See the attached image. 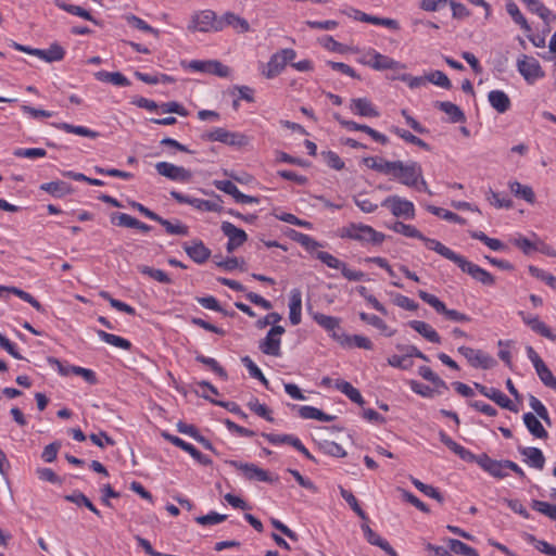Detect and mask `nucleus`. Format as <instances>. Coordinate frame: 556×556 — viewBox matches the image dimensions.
<instances>
[{"label": "nucleus", "instance_id": "1", "mask_svg": "<svg viewBox=\"0 0 556 556\" xmlns=\"http://www.w3.org/2000/svg\"><path fill=\"white\" fill-rule=\"evenodd\" d=\"M430 244H433V248L435 249V252L438 254L455 263L463 273L468 274L476 281L482 283L483 286H493L495 283V278L493 277V275H491L489 271L481 268L480 266L469 262L464 256L455 253L450 248L445 247L442 243L430 242Z\"/></svg>", "mask_w": 556, "mask_h": 556}, {"label": "nucleus", "instance_id": "2", "mask_svg": "<svg viewBox=\"0 0 556 556\" xmlns=\"http://www.w3.org/2000/svg\"><path fill=\"white\" fill-rule=\"evenodd\" d=\"M339 236L361 242L362 244L380 245L386 236L382 232L375 230L371 226L361 223H351L350 225L340 229Z\"/></svg>", "mask_w": 556, "mask_h": 556}, {"label": "nucleus", "instance_id": "3", "mask_svg": "<svg viewBox=\"0 0 556 556\" xmlns=\"http://www.w3.org/2000/svg\"><path fill=\"white\" fill-rule=\"evenodd\" d=\"M421 172L422 168L418 162L409 161L404 163L402 161H393L389 176L404 186L416 187L419 178H421Z\"/></svg>", "mask_w": 556, "mask_h": 556}, {"label": "nucleus", "instance_id": "4", "mask_svg": "<svg viewBox=\"0 0 556 556\" xmlns=\"http://www.w3.org/2000/svg\"><path fill=\"white\" fill-rule=\"evenodd\" d=\"M296 56L293 49L286 48L274 53L266 64H261V73L267 79L277 77L286 67L289 62H292Z\"/></svg>", "mask_w": 556, "mask_h": 556}, {"label": "nucleus", "instance_id": "5", "mask_svg": "<svg viewBox=\"0 0 556 556\" xmlns=\"http://www.w3.org/2000/svg\"><path fill=\"white\" fill-rule=\"evenodd\" d=\"M11 46L17 51L37 56L48 63L61 61V60H63V58L65 55L64 49L58 43L51 45L46 50L24 46V45L15 42V41H13Z\"/></svg>", "mask_w": 556, "mask_h": 556}, {"label": "nucleus", "instance_id": "6", "mask_svg": "<svg viewBox=\"0 0 556 556\" xmlns=\"http://www.w3.org/2000/svg\"><path fill=\"white\" fill-rule=\"evenodd\" d=\"M517 70L525 80L531 85L545 75L540 62L535 58L526 54L518 58Z\"/></svg>", "mask_w": 556, "mask_h": 556}, {"label": "nucleus", "instance_id": "7", "mask_svg": "<svg viewBox=\"0 0 556 556\" xmlns=\"http://www.w3.org/2000/svg\"><path fill=\"white\" fill-rule=\"evenodd\" d=\"M189 29L202 33L222 31V25L219 23V17L216 16L214 11L204 10L192 16Z\"/></svg>", "mask_w": 556, "mask_h": 556}, {"label": "nucleus", "instance_id": "8", "mask_svg": "<svg viewBox=\"0 0 556 556\" xmlns=\"http://www.w3.org/2000/svg\"><path fill=\"white\" fill-rule=\"evenodd\" d=\"M202 138L208 141H218L231 147H243L248 143L245 135L232 132L222 127L205 132Z\"/></svg>", "mask_w": 556, "mask_h": 556}, {"label": "nucleus", "instance_id": "9", "mask_svg": "<svg viewBox=\"0 0 556 556\" xmlns=\"http://www.w3.org/2000/svg\"><path fill=\"white\" fill-rule=\"evenodd\" d=\"M381 205L390 210L393 216L413 219L415 217L414 203L399 195L386 198Z\"/></svg>", "mask_w": 556, "mask_h": 556}, {"label": "nucleus", "instance_id": "10", "mask_svg": "<svg viewBox=\"0 0 556 556\" xmlns=\"http://www.w3.org/2000/svg\"><path fill=\"white\" fill-rule=\"evenodd\" d=\"M155 169L159 175L164 176L173 181L189 182L192 178V173L189 169L168 162L156 163Z\"/></svg>", "mask_w": 556, "mask_h": 556}, {"label": "nucleus", "instance_id": "11", "mask_svg": "<svg viewBox=\"0 0 556 556\" xmlns=\"http://www.w3.org/2000/svg\"><path fill=\"white\" fill-rule=\"evenodd\" d=\"M457 351L475 368L489 369L495 364L494 358L481 350H475L472 348L463 345L459 346Z\"/></svg>", "mask_w": 556, "mask_h": 556}, {"label": "nucleus", "instance_id": "12", "mask_svg": "<svg viewBox=\"0 0 556 556\" xmlns=\"http://www.w3.org/2000/svg\"><path fill=\"white\" fill-rule=\"evenodd\" d=\"M285 333V328L282 326H273V328L267 332L265 339L260 343V350L266 354L271 356H280V336Z\"/></svg>", "mask_w": 556, "mask_h": 556}, {"label": "nucleus", "instance_id": "13", "mask_svg": "<svg viewBox=\"0 0 556 556\" xmlns=\"http://www.w3.org/2000/svg\"><path fill=\"white\" fill-rule=\"evenodd\" d=\"M189 68L195 72L213 74L218 77H228L231 72V70L227 65L223 64L220 61L217 60H193L189 63Z\"/></svg>", "mask_w": 556, "mask_h": 556}, {"label": "nucleus", "instance_id": "14", "mask_svg": "<svg viewBox=\"0 0 556 556\" xmlns=\"http://www.w3.org/2000/svg\"><path fill=\"white\" fill-rule=\"evenodd\" d=\"M228 463L232 467L241 470L248 480H256V481H262V482H274V481L278 480V478H275V479L271 478V476L268 473V471L257 467L254 464L240 463L237 460H230Z\"/></svg>", "mask_w": 556, "mask_h": 556}, {"label": "nucleus", "instance_id": "15", "mask_svg": "<svg viewBox=\"0 0 556 556\" xmlns=\"http://www.w3.org/2000/svg\"><path fill=\"white\" fill-rule=\"evenodd\" d=\"M220 229L223 233L228 238L227 251L229 253L233 252L248 240L245 231L236 227L229 222H223Z\"/></svg>", "mask_w": 556, "mask_h": 556}, {"label": "nucleus", "instance_id": "16", "mask_svg": "<svg viewBox=\"0 0 556 556\" xmlns=\"http://www.w3.org/2000/svg\"><path fill=\"white\" fill-rule=\"evenodd\" d=\"M388 227L396 233H401L408 238H416V239L421 240L429 250H432L434 252H435V249L433 248V244H430V242L441 243L440 241H438L435 239L425 237L415 226L407 225L402 222H394L392 225H390Z\"/></svg>", "mask_w": 556, "mask_h": 556}, {"label": "nucleus", "instance_id": "17", "mask_svg": "<svg viewBox=\"0 0 556 556\" xmlns=\"http://www.w3.org/2000/svg\"><path fill=\"white\" fill-rule=\"evenodd\" d=\"M162 437L174 444L177 447H180L185 452L189 453L198 463L202 465H211L212 460L203 455L200 451H198L192 444L185 442L179 437L173 435L168 432H163Z\"/></svg>", "mask_w": 556, "mask_h": 556}, {"label": "nucleus", "instance_id": "18", "mask_svg": "<svg viewBox=\"0 0 556 556\" xmlns=\"http://www.w3.org/2000/svg\"><path fill=\"white\" fill-rule=\"evenodd\" d=\"M331 338L336 340L343 348L356 346L359 349L371 350L374 348L372 342L367 337L361 334L349 336L344 332L332 333Z\"/></svg>", "mask_w": 556, "mask_h": 556}, {"label": "nucleus", "instance_id": "19", "mask_svg": "<svg viewBox=\"0 0 556 556\" xmlns=\"http://www.w3.org/2000/svg\"><path fill=\"white\" fill-rule=\"evenodd\" d=\"M475 388L484 396L494 401L502 408H506L511 412H516L517 409L513 405V402L498 389L488 388L483 384L475 382Z\"/></svg>", "mask_w": 556, "mask_h": 556}, {"label": "nucleus", "instance_id": "20", "mask_svg": "<svg viewBox=\"0 0 556 556\" xmlns=\"http://www.w3.org/2000/svg\"><path fill=\"white\" fill-rule=\"evenodd\" d=\"M184 250L198 264L205 263L211 256V250L201 240H192L190 243H185Z\"/></svg>", "mask_w": 556, "mask_h": 556}, {"label": "nucleus", "instance_id": "21", "mask_svg": "<svg viewBox=\"0 0 556 556\" xmlns=\"http://www.w3.org/2000/svg\"><path fill=\"white\" fill-rule=\"evenodd\" d=\"M219 23L222 25V30L226 27L233 28L239 34H244L250 31V24L249 22L237 15L233 12H226L219 17Z\"/></svg>", "mask_w": 556, "mask_h": 556}, {"label": "nucleus", "instance_id": "22", "mask_svg": "<svg viewBox=\"0 0 556 556\" xmlns=\"http://www.w3.org/2000/svg\"><path fill=\"white\" fill-rule=\"evenodd\" d=\"M314 321L326 331L332 333H342L341 331V319L339 317L325 315L318 312L308 311Z\"/></svg>", "mask_w": 556, "mask_h": 556}, {"label": "nucleus", "instance_id": "23", "mask_svg": "<svg viewBox=\"0 0 556 556\" xmlns=\"http://www.w3.org/2000/svg\"><path fill=\"white\" fill-rule=\"evenodd\" d=\"M350 110L355 114L364 117H378L379 111L367 98H355L351 100Z\"/></svg>", "mask_w": 556, "mask_h": 556}, {"label": "nucleus", "instance_id": "24", "mask_svg": "<svg viewBox=\"0 0 556 556\" xmlns=\"http://www.w3.org/2000/svg\"><path fill=\"white\" fill-rule=\"evenodd\" d=\"M361 528L363 530L365 539L367 540V542L369 544L380 547L382 551H384L390 556H399L397 553L394 551V548L388 543V541L380 538V535L377 534L368 526L367 522H364Z\"/></svg>", "mask_w": 556, "mask_h": 556}, {"label": "nucleus", "instance_id": "25", "mask_svg": "<svg viewBox=\"0 0 556 556\" xmlns=\"http://www.w3.org/2000/svg\"><path fill=\"white\" fill-rule=\"evenodd\" d=\"M370 55H372L374 61L371 63V67L376 71H384V70H405L406 65L395 61L394 59L383 55L376 50H370Z\"/></svg>", "mask_w": 556, "mask_h": 556}, {"label": "nucleus", "instance_id": "26", "mask_svg": "<svg viewBox=\"0 0 556 556\" xmlns=\"http://www.w3.org/2000/svg\"><path fill=\"white\" fill-rule=\"evenodd\" d=\"M519 453L523 456V462L532 468L542 470L545 465V457L538 447H519Z\"/></svg>", "mask_w": 556, "mask_h": 556}, {"label": "nucleus", "instance_id": "27", "mask_svg": "<svg viewBox=\"0 0 556 556\" xmlns=\"http://www.w3.org/2000/svg\"><path fill=\"white\" fill-rule=\"evenodd\" d=\"M301 312H302V293L299 289H292L290 292V302H289V319L293 326H296L301 323Z\"/></svg>", "mask_w": 556, "mask_h": 556}, {"label": "nucleus", "instance_id": "28", "mask_svg": "<svg viewBox=\"0 0 556 556\" xmlns=\"http://www.w3.org/2000/svg\"><path fill=\"white\" fill-rule=\"evenodd\" d=\"M490 105L500 114L507 112L511 106L509 97L502 90H492L488 94Z\"/></svg>", "mask_w": 556, "mask_h": 556}, {"label": "nucleus", "instance_id": "29", "mask_svg": "<svg viewBox=\"0 0 556 556\" xmlns=\"http://www.w3.org/2000/svg\"><path fill=\"white\" fill-rule=\"evenodd\" d=\"M408 326L431 343H441V337L435 329L426 321L410 320Z\"/></svg>", "mask_w": 556, "mask_h": 556}, {"label": "nucleus", "instance_id": "30", "mask_svg": "<svg viewBox=\"0 0 556 556\" xmlns=\"http://www.w3.org/2000/svg\"><path fill=\"white\" fill-rule=\"evenodd\" d=\"M356 13H357L356 18L362 22L374 24V25L384 26V27H388L393 30L400 29V24L396 20L389 18V17H378L375 15H369V14L363 13L361 11H357Z\"/></svg>", "mask_w": 556, "mask_h": 556}, {"label": "nucleus", "instance_id": "31", "mask_svg": "<svg viewBox=\"0 0 556 556\" xmlns=\"http://www.w3.org/2000/svg\"><path fill=\"white\" fill-rule=\"evenodd\" d=\"M523 422L529 430V432L538 438V439H547L548 433L544 429L541 421L532 414V413H526L523 415Z\"/></svg>", "mask_w": 556, "mask_h": 556}, {"label": "nucleus", "instance_id": "32", "mask_svg": "<svg viewBox=\"0 0 556 556\" xmlns=\"http://www.w3.org/2000/svg\"><path fill=\"white\" fill-rule=\"evenodd\" d=\"M94 76L100 81L110 83L115 86L125 87L130 85L129 79L119 72L99 71Z\"/></svg>", "mask_w": 556, "mask_h": 556}, {"label": "nucleus", "instance_id": "33", "mask_svg": "<svg viewBox=\"0 0 556 556\" xmlns=\"http://www.w3.org/2000/svg\"><path fill=\"white\" fill-rule=\"evenodd\" d=\"M364 164L370 168V169H374L380 174H383V175H387L389 176L391 169H392V166H393V161H387L382 157H378V156H368V157H365L363 160Z\"/></svg>", "mask_w": 556, "mask_h": 556}, {"label": "nucleus", "instance_id": "34", "mask_svg": "<svg viewBox=\"0 0 556 556\" xmlns=\"http://www.w3.org/2000/svg\"><path fill=\"white\" fill-rule=\"evenodd\" d=\"M53 126L68 134H75L83 137L96 139L99 137V132L93 131L85 126H75L68 123H55Z\"/></svg>", "mask_w": 556, "mask_h": 556}, {"label": "nucleus", "instance_id": "35", "mask_svg": "<svg viewBox=\"0 0 556 556\" xmlns=\"http://www.w3.org/2000/svg\"><path fill=\"white\" fill-rule=\"evenodd\" d=\"M437 108L450 116L452 123H458L465 121L464 112L454 103L448 101H442L437 103Z\"/></svg>", "mask_w": 556, "mask_h": 556}, {"label": "nucleus", "instance_id": "36", "mask_svg": "<svg viewBox=\"0 0 556 556\" xmlns=\"http://www.w3.org/2000/svg\"><path fill=\"white\" fill-rule=\"evenodd\" d=\"M509 189L515 197L523 199L531 204L535 202V194L531 187L521 185L518 181H510Z\"/></svg>", "mask_w": 556, "mask_h": 556}, {"label": "nucleus", "instance_id": "37", "mask_svg": "<svg viewBox=\"0 0 556 556\" xmlns=\"http://www.w3.org/2000/svg\"><path fill=\"white\" fill-rule=\"evenodd\" d=\"M54 3L58 8H60L61 10H63L70 14L77 15V16L83 17L87 21H90L94 24H98V21L96 18H93V16L87 10H85L84 8H81L79 5L70 4V3H66V2H63L60 0H55Z\"/></svg>", "mask_w": 556, "mask_h": 556}, {"label": "nucleus", "instance_id": "38", "mask_svg": "<svg viewBox=\"0 0 556 556\" xmlns=\"http://www.w3.org/2000/svg\"><path fill=\"white\" fill-rule=\"evenodd\" d=\"M40 189L58 198L71 192V186L61 180L42 184Z\"/></svg>", "mask_w": 556, "mask_h": 556}, {"label": "nucleus", "instance_id": "39", "mask_svg": "<svg viewBox=\"0 0 556 556\" xmlns=\"http://www.w3.org/2000/svg\"><path fill=\"white\" fill-rule=\"evenodd\" d=\"M97 334L102 341H104L105 343H108L110 345H113V346H116V348L123 349V350H130V348H131L130 341H128L127 339H124L122 337H118L116 334H112V333L105 332L103 330H98Z\"/></svg>", "mask_w": 556, "mask_h": 556}, {"label": "nucleus", "instance_id": "40", "mask_svg": "<svg viewBox=\"0 0 556 556\" xmlns=\"http://www.w3.org/2000/svg\"><path fill=\"white\" fill-rule=\"evenodd\" d=\"M154 220L161 224L169 235L187 236L189 232L188 227L181 224L179 220L174 224L170 220L161 217L160 215H157V218Z\"/></svg>", "mask_w": 556, "mask_h": 556}, {"label": "nucleus", "instance_id": "41", "mask_svg": "<svg viewBox=\"0 0 556 556\" xmlns=\"http://www.w3.org/2000/svg\"><path fill=\"white\" fill-rule=\"evenodd\" d=\"M359 318L368 325H371L372 327L382 331L387 337H392L395 333V330H390L388 325L376 315L362 312L359 313Z\"/></svg>", "mask_w": 556, "mask_h": 556}, {"label": "nucleus", "instance_id": "42", "mask_svg": "<svg viewBox=\"0 0 556 556\" xmlns=\"http://www.w3.org/2000/svg\"><path fill=\"white\" fill-rule=\"evenodd\" d=\"M506 11L511 16L513 21L516 24H518L523 30L529 31L531 29L527 20L520 12L518 5L513 0H508L506 2Z\"/></svg>", "mask_w": 556, "mask_h": 556}, {"label": "nucleus", "instance_id": "43", "mask_svg": "<svg viewBox=\"0 0 556 556\" xmlns=\"http://www.w3.org/2000/svg\"><path fill=\"white\" fill-rule=\"evenodd\" d=\"M391 131L394 132L395 135H397L400 138H402L403 140H405L408 143L415 144V146H417L421 149H425L427 151L430 150V146L427 142H425L422 139L418 138L417 136L413 135L408 130L393 126L391 128Z\"/></svg>", "mask_w": 556, "mask_h": 556}, {"label": "nucleus", "instance_id": "44", "mask_svg": "<svg viewBox=\"0 0 556 556\" xmlns=\"http://www.w3.org/2000/svg\"><path fill=\"white\" fill-rule=\"evenodd\" d=\"M336 387L343 394H345L352 402H354L358 405L364 404V400H363L361 392L356 388H354L350 382L338 381Z\"/></svg>", "mask_w": 556, "mask_h": 556}, {"label": "nucleus", "instance_id": "45", "mask_svg": "<svg viewBox=\"0 0 556 556\" xmlns=\"http://www.w3.org/2000/svg\"><path fill=\"white\" fill-rule=\"evenodd\" d=\"M528 10L538 14L546 24L549 23L552 16L551 11L540 0H522Z\"/></svg>", "mask_w": 556, "mask_h": 556}, {"label": "nucleus", "instance_id": "46", "mask_svg": "<svg viewBox=\"0 0 556 556\" xmlns=\"http://www.w3.org/2000/svg\"><path fill=\"white\" fill-rule=\"evenodd\" d=\"M428 211L430 213H432L433 215L441 217L445 220L452 222V223L462 224V225H464L466 223V219L463 218L462 216L457 215L454 212L444 210L442 207L429 205Z\"/></svg>", "mask_w": 556, "mask_h": 556}, {"label": "nucleus", "instance_id": "47", "mask_svg": "<svg viewBox=\"0 0 556 556\" xmlns=\"http://www.w3.org/2000/svg\"><path fill=\"white\" fill-rule=\"evenodd\" d=\"M448 547L451 552L457 554V555H465V556H479L477 551L472 548L471 546L465 544L464 542L456 540V539H450L447 541Z\"/></svg>", "mask_w": 556, "mask_h": 556}, {"label": "nucleus", "instance_id": "48", "mask_svg": "<svg viewBox=\"0 0 556 556\" xmlns=\"http://www.w3.org/2000/svg\"><path fill=\"white\" fill-rule=\"evenodd\" d=\"M291 238L294 241H296L298 243H300L303 248H305L309 252L315 251L316 249L321 247V243H319L318 241H316L314 238L309 237L308 235H305L302 232H298V231L293 230Z\"/></svg>", "mask_w": 556, "mask_h": 556}, {"label": "nucleus", "instance_id": "49", "mask_svg": "<svg viewBox=\"0 0 556 556\" xmlns=\"http://www.w3.org/2000/svg\"><path fill=\"white\" fill-rule=\"evenodd\" d=\"M138 269L141 274L147 275L161 283L172 282V279L167 276V274L161 269H155L147 265H140L138 266Z\"/></svg>", "mask_w": 556, "mask_h": 556}, {"label": "nucleus", "instance_id": "50", "mask_svg": "<svg viewBox=\"0 0 556 556\" xmlns=\"http://www.w3.org/2000/svg\"><path fill=\"white\" fill-rule=\"evenodd\" d=\"M340 494L341 496L346 501V503L351 506V508L364 520L367 521L368 517L366 513L362 509V507L358 505V502L356 497L353 495L352 492L345 490L344 488L340 486Z\"/></svg>", "mask_w": 556, "mask_h": 556}, {"label": "nucleus", "instance_id": "51", "mask_svg": "<svg viewBox=\"0 0 556 556\" xmlns=\"http://www.w3.org/2000/svg\"><path fill=\"white\" fill-rule=\"evenodd\" d=\"M528 270L531 276L544 281L552 289L556 290V277L539 267L530 265Z\"/></svg>", "mask_w": 556, "mask_h": 556}, {"label": "nucleus", "instance_id": "52", "mask_svg": "<svg viewBox=\"0 0 556 556\" xmlns=\"http://www.w3.org/2000/svg\"><path fill=\"white\" fill-rule=\"evenodd\" d=\"M319 448L327 455L334 457H344L346 452L344 448L338 443L329 440H324L319 442Z\"/></svg>", "mask_w": 556, "mask_h": 556}, {"label": "nucleus", "instance_id": "53", "mask_svg": "<svg viewBox=\"0 0 556 556\" xmlns=\"http://www.w3.org/2000/svg\"><path fill=\"white\" fill-rule=\"evenodd\" d=\"M412 483L425 495L437 500L439 503L443 502L442 494L438 491V489L433 488L432 485L426 484L416 478H412Z\"/></svg>", "mask_w": 556, "mask_h": 556}, {"label": "nucleus", "instance_id": "54", "mask_svg": "<svg viewBox=\"0 0 556 556\" xmlns=\"http://www.w3.org/2000/svg\"><path fill=\"white\" fill-rule=\"evenodd\" d=\"M535 371L540 380L544 383V386L556 391V378L548 369V367L545 365V363L535 368Z\"/></svg>", "mask_w": 556, "mask_h": 556}, {"label": "nucleus", "instance_id": "55", "mask_svg": "<svg viewBox=\"0 0 556 556\" xmlns=\"http://www.w3.org/2000/svg\"><path fill=\"white\" fill-rule=\"evenodd\" d=\"M65 500L67 502H71V503H75L77 505H84L86 506L89 510H91L93 514H96L98 517H101V514L100 511L98 510V508L90 502V500L84 495L83 493H77V494H71V495H66L65 496Z\"/></svg>", "mask_w": 556, "mask_h": 556}, {"label": "nucleus", "instance_id": "56", "mask_svg": "<svg viewBox=\"0 0 556 556\" xmlns=\"http://www.w3.org/2000/svg\"><path fill=\"white\" fill-rule=\"evenodd\" d=\"M111 222L121 227L135 228L138 225V219L126 213H113Z\"/></svg>", "mask_w": 556, "mask_h": 556}, {"label": "nucleus", "instance_id": "57", "mask_svg": "<svg viewBox=\"0 0 556 556\" xmlns=\"http://www.w3.org/2000/svg\"><path fill=\"white\" fill-rule=\"evenodd\" d=\"M427 81L432 83L444 89H451L452 84L450 78L441 71H433L427 76Z\"/></svg>", "mask_w": 556, "mask_h": 556}, {"label": "nucleus", "instance_id": "58", "mask_svg": "<svg viewBox=\"0 0 556 556\" xmlns=\"http://www.w3.org/2000/svg\"><path fill=\"white\" fill-rule=\"evenodd\" d=\"M419 298L435 309L437 313L441 314L444 312L445 304L435 295L428 293L424 290L418 291Z\"/></svg>", "mask_w": 556, "mask_h": 556}, {"label": "nucleus", "instance_id": "59", "mask_svg": "<svg viewBox=\"0 0 556 556\" xmlns=\"http://www.w3.org/2000/svg\"><path fill=\"white\" fill-rule=\"evenodd\" d=\"M419 298L435 309L437 313L441 314L444 312L445 304L435 295L428 293L424 290L418 291Z\"/></svg>", "mask_w": 556, "mask_h": 556}, {"label": "nucleus", "instance_id": "60", "mask_svg": "<svg viewBox=\"0 0 556 556\" xmlns=\"http://www.w3.org/2000/svg\"><path fill=\"white\" fill-rule=\"evenodd\" d=\"M531 506L534 510L549 517L553 520H556V506H554L547 502L538 501V500L532 501Z\"/></svg>", "mask_w": 556, "mask_h": 556}, {"label": "nucleus", "instance_id": "61", "mask_svg": "<svg viewBox=\"0 0 556 556\" xmlns=\"http://www.w3.org/2000/svg\"><path fill=\"white\" fill-rule=\"evenodd\" d=\"M316 257L323 262L324 264H326L328 267L330 268H334V269H342L343 266H344V262L340 261L339 258H337L336 256H333L332 254L328 253V252H325V251H319L316 253Z\"/></svg>", "mask_w": 556, "mask_h": 556}, {"label": "nucleus", "instance_id": "62", "mask_svg": "<svg viewBox=\"0 0 556 556\" xmlns=\"http://www.w3.org/2000/svg\"><path fill=\"white\" fill-rule=\"evenodd\" d=\"M248 407L257 416L265 418L267 421H274L268 407L264 404H261L257 399H252L249 401Z\"/></svg>", "mask_w": 556, "mask_h": 556}, {"label": "nucleus", "instance_id": "63", "mask_svg": "<svg viewBox=\"0 0 556 556\" xmlns=\"http://www.w3.org/2000/svg\"><path fill=\"white\" fill-rule=\"evenodd\" d=\"M534 332L538 334L555 342L556 341V334L552 331V329L540 318L538 317L536 320H534V324L530 327Z\"/></svg>", "mask_w": 556, "mask_h": 556}, {"label": "nucleus", "instance_id": "64", "mask_svg": "<svg viewBox=\"0 0 556 556\" xmlns=\"http://www.w3.org/2000/svg\"><path fill=\"white\" fill-rule=\"evenodd\" d=\"M534 332L538 334L555 342L556 341V334L552 331V329L540 318L538 317L536 320H534V324L530 327Z\"/></svg>", "mask_w": 556, "mask_h": 556}]
</instances>
